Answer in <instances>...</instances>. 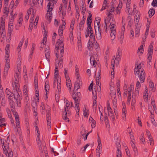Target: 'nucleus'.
Returning <instances> with one entry per match:
<instances>
[{"mask_svg": "<svg viewBox=\"0 0 157 157\" xmlns=\"http://www.w3.org/2000/svg\"><path fill=\"white\" fill-rule=\"evenodd\" d=\"M13 10H12L11 12L10 13V14L11 16V17L10 19V22H13V19L14 18V15H13Z\"/></svg>", "mask_w": 157, "mask_h": 157, "instance_id": "nucleus-49", "label": "nucleus"}, {"mask_svg": "<svg viewBox=\"0 0 157 157\" xmlns=\"http://www.w3.org/2000/svg\"><path fill=\"white\" fill-rule=\"evenodd\" d=\"M82 12L83 14H84L86 11V8L84 6V3L83 2H82Z\"/></svg>", "mask_w": 157, "mask_h": 157, "instance_id": "nucleus-51", "label": "nucleus"}, {"mask_svg": "<svg viewBox=\"0 0 157 157\" xmlns=\"http://www.w3.org/2000/svg\"><path fill=\"white\" fill-rule=\"evenodd\" d=\"M141 63L136 67L134 69V72L136 75H139V78L141 83L144 82L145 78V73L144 70L141 68Z\"/></svg>", "mask_w": 157, "mask_h": 157, "instance_id": "nucleus-3", "label": "nucleus"}, {"mask_svg": "<svg viewBox=\"0 0 157 157\" xmlns=\"http://www.w3.org/2000/svg\"><path fill=\"white\" fill-rule=\"evenodd\" d=\"M17 94V96H15V100L17 104V105L19 107H20L21 106V94L20 93V91H16Z\"/></svg>", "mask_w": 157, "mask_h": 157, "instance_id": "nucleus-7", "label": "nucleus"}, {"mask_svg": "<svg viewBox=\"0 0 157 157\" xmlns=\"http://www.w3.org/2000/svg\"><path fill=\"white\" fill-rule=\"evenodd\" d=\"M100 21V19H98V22H97V25L94 26L96 36L98 40H100L101 38V30L100 28V26H99Z\"/></svg>", "mask_w": 157, "mask_h": 157, "instance_id": "nucleus-6", "label": "nucleus"}, {"mask_svg": "<svg viewBox=\"0 0 157 157\" xmlns=\"http://www.w3.org/2000/svg\"><path fill=\"white\" fill-rule=\"evenodd\" d=\"M102 146H98L96 149V155L98 157L100 156V154L102 151Z\"/></svg>", "mask_w": 157, "mask_h": 157, "instance_id": "nucleus-18", "label": "nucleus"}, {"mask_svg": "<svg viewBox=\"0 0 157 157\" xmlns=\"http://www.w3.org/2000/svg\"><path fill=\"white\" fill-rule=\"evenodd\" d=\"M63 28L61 26L59 27L58 31L59 37L56 43V47H58L59 45H61V43L63 44Z\"/></svg>", "mask_w": 157, "mask_h": 157, "instance_id": "nucleus-5", "label": "nucleus"}, {"mask_svg": "<svg viewBox=\"0 0 157 157\" xmlns=\"http://www.w3.org/2000/svg\"><path fill=\"white\" fill-rule=\"evenodd\" d=\"M36 140L40 150H42L41 142L40 140V138H36Z\"/></svg>", "mask_w": 157, "mask_h": 157, "instance_id": "nucleus-33", "label": "nucleus"}, {"mask_svg": "<svg viewBox=\"0 0 157 157\" xmlns=\"http://www.w3.org/2000/svg\"><path fill=\"white\" fill-rule=\"evenodd\" d=\"M57 89L58 90L59 92L61 90V87H60V83L58 79L57 80Z\"/></svg>", "mask_w": 157, "mask_h": 157, "instance_id": "nucleus-58", "label": "nucleus"}, {"mask_svg": "<svg viewBox=\"0 0 157 157\" xmlns=\"http://www.w3.org/2000/svg\"><path fill=\"white\" fill-rule=\"evenodd\" d=\"M104 22L105 25H104L105 30L106 33H107V26L110 28V38L111 40H113L115 38V36L116 34V29L115 27L116 26V22L114 18L111 17L109 18H108L107 20L105 19Z\"/></svg>", "mask_w": 157, "mask_h": 157, "instance_id": "nucleus-1", "label": "nucleus"}, {"mask_svg": "<svg viewBox=\"0 0 157 157\" xmlns=\"http://www.w3.org/2000/svg\"><path fill=\"white\" fill-rule=\"evenodd\" d=\"M124 96H127V93H128V90L127 88V86H126L125 85V86H124Z\"/></svg>", "mask_w": 157, "mask_h": 157, "instance_id": "nucleus-42", "label": "nucleus"}, {"mask_svg": "<svg viewBox=\"0 0 157 157\" xmlns=\"http://www.w3.org/2000/svg\"><path fill=\"white\" fill-rule=\"evenodd\" d=\"M136 31H135V36L138 37L139 36V33L140 31V28L137 25H136Z\"/></svg>", "mask_w": 157, "mask_h": 157, "instance_id": "nucleus-29", "label": "nucleus"}, {"mask_svg": "<svg viewBox=\"0 0 157 157\" xmlns=\"http://www.w3.org/2000/svg\"><path fill=\"white\" fill-rule=\"evenodd\" d=\"M116 145H117V149L118 148L120 149L121 148V145L120 144V140L119 138H117Z\"/></svg>", "mask_w": 157, "mask_h": 157, "instance_id": "nucleus-44", "label": "nucleus"}, {"mask_svg": "<svg viewBox=\"0 0 157 157\" xmlns=\"http://www.w3.org/2000/svg\"><path fill=\"white\" fill-rule=\"evenodd\" d=\"M62 4H61L60 6L59 7V14H61L62 15V18L63 19L64 18V17L65 16L66 14V11H64V10H63V9H62Z\"/></svg>", "mask_w": 157, "mask_h": 157, "instance_id": "nucleus-17", "label": "nucleus"}, {"mask_svg": "<svg viewBox=\"0 0 157 157\" xmlns=\"http://www.w3.org/2000/svg\"><path fill=\"white\" fill-rule=\"evenodd\" d=\"M2 147L3 149V152L4 154H5L6 156H7V154H8L7 156L8 157H13V153L11 150H10L9 151L4 145H2Z\"/></svg>", "mask_w": 157, "mask_h": 157, "instance_id": "nucleus-9", "label": "nucleus"}, {"mask_svg": "<svg viewBox=\"0 0 157 157\" xmlns=\"http://www.w3.org/2000/svg\"><path fill=\"white\" fill-rule=\"evenodd\" d=\"M63 4H64V5L63 6H62V9H63V10H66L67 6V2H64L63 3Z\"/></svg>", "mask_w": 157, "mask_h": 157, "instance_id": "nucleus-59", "label": "nucleus"}, {"mask_svg": "<svg viewBox=\"0 0 157 157\" xmlns=\"http://www.w3.org/2000/svg\"><path fill=\"white\" fill-rule=\"evenodd\" d=\"M6 94L7 96H9V94H11V93H12L10 90L8 88L6 89Z\"/></svg>", "mask_w": 157, "mask_h": 157, "instance_id": "nucleus-62", "label": "nucleus"}, {"mask_svg": "<svg viewBox=\"0 0 157 157\" xmlns=\"http://www.w3.org/2000/svg\"><path fill=\"white\" fill-rule=\"evenodd\" d=\"M1 25H0V28L2 29V31L5 30V19L2 17L1 18Z\"/></svg>", "mask_w": 157, "mask_h": 157, "instance_id": "nucleus-23", "label": "nucleus"}, {"mask_svg": "<svg viewBox=\"0 0 157 157\" xmlns=\"http://www.w3.org/2000/svg\"><path fill=\"white\" fill-rule=\"evenodd\" d=\"M120 149L119 148L117 149V157H121V152Z\"/></svg>", "mask_w": 157, "mask_h": 157, "instance_id": "nucleus-48", "label": "nucleus"}, {"mask_svg": "<svg viewBox=\"0 0 157 157\" xmlns=\"http://www.w3.org/2000/svg\"><path fill=\"white\" fill-rule=\"evenodd\" d=\"M74 91H75L77 90L78 89L80 88L79 84L78 82H75L74 84Z\"/></svg>", "mask_w": 157, "mask_h": 157, "instance_id": "nucleus-41", "label": "nucleus"}, {"mask_svg": "<svg viewBox=\"0 0 157 157\" xmlns=\"http://www.w3.org/2000/svg\"><path fill=\"white\" fill-rule=\"evenodd\" d=\"M123 107L122 109V117L124 120H126V106L124 104L123 105Z\"/></svg>", "mask_w": 157, "mask_h": 157, "instance_id": "nucleus-13", "label": "nucleus"}, {"mask_svg": "<svg viewBox=\"0 0 157 157\" xmlns=\"http://www.w3.org/2000/svg\"><path fill=\"white\" fill-rule=\"evenodd\" d=\"M87 33L90 34V35L89 36L90 38L92 40H95V36L93 34V31L92 30V28L89 29L88 26L87 28Z\"/></svg>", "mask_w": 157, "mask_h": 157, "instance_id": "nucleus-12", "label": "nucleus"}, {"mask_svg": "<svg viewBox=\"0 0 157 157\" xmlns=\"http://www.w3.org/2000/svg\"><path fill=\"white\" fill-rule=\"evenodd\" d=\"M55 70L54 73V75H58V71L57 70L58 69V67L57 66V64H56V63H55Z\"/></svg>", "mask_w": 157, "mask_h": 157, "instance_id": "nucleus-54", "label": "nucleus"}, {"mask_svg": "<svg viewBox=\"0 0 157 157\" xmlns=\"http://www.w3.org/2000/svg\"><path fill=\"white\" fill-rule=\"evenodd\" d=\"M122 4L121 2H120L119 4L118 5V6L117 7V14L118 13L119 14L120 12V10H121V8L122 7Z\"/></svg>", "mask_w": 157, "mask_h": 157, "instance_id": "nucleus-31", "label": "nucleus"}, {"mask_svg": "<svg viewBox=\"0 0 157 157\" xmlns=\"http://www.w3.org/2000/svg\"><path fill=\"white\" fill-rule=\"evenodd\" d=\"M61 45H59L58 47H56V46L55 48V54L56 56L57 59L59 57V49H60V60L58 61V60L56 59L55 60V64L56 63V64H57L59 68H61L63 66V58L62 57L63 55V53L64 52V44L62 43L61 44Z\"/></svg>", "mask_w": 157, "mask_h": 157, "instance_id": "nucleus-2", "label": "nucleus"}, {"mask_svg": "<svg viewBox=\"0 0 157 157\" xmlns=\"http://www.w3.org/2000/svg\"><path fill=\"white\" fill-rule=\"evenodd\" d=\"M89 16H88L87 18V25H88V26L89 29H90V28H91V24L92 22V15L91 14L89 13Z\"/></svg>", "mask_w": 157, "mask_h": 157, "instance_id": "nucleus-15", "label": "nucleus"}, {"mask_svg": "<svg viewBox=\"0 0 157 157\" xmlns=\"http://www.w3.org/2000/svg\"><path fill=\"white\" fill-rule=\"evenodd\" d=\"M151 5L154 7H156L157 6V0H153L151 3Z\"/></svg>", "mask_w": 157, "mask_h": 157, "instance_id": "nucleus-55", "label": "nucleus"}, {"mask_svg": "<svg viewBox=\"0 0 157 157\" xmlns=\"http://www.w3.org/2000/svg\"><path fill=\"white\" fill-rule=\"evenodd\" d=\"M13 28L11 27L10 25H9L8 28V32L9 34H10V35H11V33H12V32L13 31Z\"/></svg>", "mask_w": 157, "mask_h": 157, "instance_id": "nucleus-61", "label": "nucleus"}, {"mask_svg": "<svg viewBox=\"0 0 157 157\" xmlns=\"http://www.w3.org/2000/svg\"><path fill=\"white\" fill-rule=\"evenodd\" d=\"M131 0H127V3L126 4V12L129 13V9H130V1Z\"/></svg>", "mask_w": 157, "mask_h": 157, "instance_id": "nucleus-27", "label": "nucleus"}, {"mask_svg": "<svg viewBox=\"0 0 157 157\" xmlns=\"http://www.w3.org/2000/svg\"><path fill=\"white\" fill-rule=\"evenodd\" d=\"M37 102L36 101H33L32 103V106L33 109H37Z\"/></svg>", "mask_w": 157, "mask_h": 157, "instance_id": "nucleus-40", "label": "nucleus"}, {"mask_svg": "<svg viewBox=\"0 0 157 157\" xmlns=\"http://www.w3.org/2000/svg\"><path fill=\"white\" fill-rule=\"evenodd\" d=\"M6 64L4 67V70L7 71L10 68V59L8 56L7 55L6 58H5Z\"/></svg>", "mask_w": 157, "mask_h": 157, "instance_id": "nucleus-11", "label": "nucleus"}, {"mask_svg": "<svg viewBox=\"0 0 157 157\" xmlns=\"http://www.w3.org/2000/svg\"><path fill=\"white\" fill-rule=\"evenodd\" d=\"M140 140L142 143H144L145 142V140L144 138V134L142 133L140 136Z\"/></svg>", "mask_w": 157, "mask_h": 157, "instance_id": "nucleus-53", "label": "nucleus"}, {"mask_svg": "<svg viewBox=\"0 0 157 157\" xmlns=\"http://www.w3.org/2000/svg\"><path fill=\"white\" fill-rule=\"evenodd\" d=\"M75 92L74 91V93L72 95V97L73 98L74 97L77 98L79 97V98H81V94L80 92H77L75 94H74Z\"/></svg>", "mask_w": 157, "mask_h": 157, "instance_id": "nucleus-39", "label": "nucleus"}, {"mask_svg": "<svg viewBox=\"0 0 157 157\" xmlns=\"http://www.w3.org/2000/svg\"><path fill=\"white\" fill-rule=\"evenodd\" d=\"M48 126L50 128L51 127V117H46Z\"/></svg>", "mask_w": 157, "mask_h": 157, "instance_id": "nucleus-32", "label": "nucleus"}, {"mask_svg": "<svg viewBox=\"0 0 157 157\" xmlns=\"http://www.w3.org/2000/svg\"><path fill=\"white\" fill-rule=\"evenodd\" d=\"M65 102H66L65 106L64 107V112L67 111L68 114L69 115H70V111L69 110V108L70 106L69 102L67 100H66Z\"/></svg>", "mask_w": 157, "mask_h": 157, "instance_id": "nucleus-14", "label": "nucleus"}, {"mask_svg": "<svg viewBox=\"0 0 157 157\" xmlns=\"http://www.w3.org/2000/svg\"><path fill=\"white\" fill-rule=\"evenodd\" d=\"M10 47V45L9 44H7L6 47L5 48V51L6 52V55L5 56V58H6L7 55L8 56V57L9 58V53L10 52L9 48Z\"/></svg>", "mask_w": 157, "mask_h": 157, "instance_id": "nucleus-20", "label": "nucleus"}, {"mask_svg": "<svg viewBox=\"0 0 157 157\" xmlns=\"http://www.w3.org/2000/svg\"><path fill=\"white\" fill-rule=\"evenodd\" d=\"M153 45L150 44L148 48V54H150V55H152V54L153 50Z\"/></svg>", "mask_w": 157, "mask_h": 157, "instance_id": "nucleus-28", "label": "nucleus"}, {"mask_svg": "<svg viewBox=\"0 0 157 157\" xmlns=\"http://www.w3.org/2000/svg\"><path fill=\"white\" fill-rule=\"evenodd\" d=\"M45 90L47 91V94L48 91L49 90V82L48 81H46L45 85Z\"/></svg>", "mask_w": 157, "mask_h": 157, "instance_id": "nucleus-34", "label": "nucleus"}, {"mask_svg": "<svg viewBox=\"0 0 157 157\" xmlns=\"http://www.w3.org/2000/svg\"><path fill=\"white\" fill-rule=\"evenodd\" d=\"M38 80L37 76L35 75L34 77V85L35 89H37L38 88Z\"/></svg>", "mask_w": 157, "mask_h": 157, "instance_id": "nucleus-25", "label": "nucleus"}, {"mask_svg": "<svg viewBox=\"0 0 157 157\" xmlns=\"http://www.w3.org/2000/svg\"><path fill=\"white\" fill-rule=\"evenodd\" d=\"M75 109L76 111V114L79 115V105H75Z\"/></svg>", "mask_w": 157, "mask_h": 157, "instance_id": "nucleus-46", "label": "nucleus"}, {"mask_svg": "<svg viewBox=\"0 0 157 157\" xmlns=\"http://www.w3.org/2000/svg\"><path fill=\"white\" fill-rule=\"evenodd\" d=\"M88 110L86 109V108H85V109H83V113L85 117H88Z\"/></svg>", "mask_w": 157, "mask_h": 157, "instance_id": "nucleus-57", "label": "nucleus"}, {"mask_svg": "<svg viewBox=\"0 0 157 157\" xmlns=\"http://www.w3.org/2000/svg\"><path fill=\"white\" fill-rule=\"evenodd\" d=\"M121 52L120 51H119V50H118L117 53L116 57L114 59L115 60H116L117 61V62H116V64H119V61L121 59Z\"/></svg>", "mask_w": 157, "mask_h": 157, "instance_id": "nucleus-16", "label": "nucleus"}, {"mask_svg": "<svg viewBox=\"0 0 157 157\" xmlns=\"http://www.w3.org/2000/svg\"><path fill=\"white\" fill-rule=\"evenodd\" d=\"M95 40H92L91 39H90L89 40V41L88 43L87 47L88 49L90 50H91L92 48V46L94 45H93V42H94V41Z\"/></svg>", "mask_w": 157, "mask_h": 157, "instance_id": "nucleus-19", "label": "nucleus"}, {"mask_svg": "<svg viewBox=\"0 0 157 157\" xmlns=\"http://www.w3.org/2000/svg\"><path fill=\"white\" fill-rule=\"evenodd\" d=\"M140 82L138 81L137 82L136 84V87L135 89V92L136 93H138V92L139 91V88L140 87Z\"/></svg>", "mask_w": 157, "mask_h": 157, "instance_id": "nucleus-35", "label": "nucleus"}, {"mask_svg": "<svg viewBox=\"0 0 157 157\" xmlns=\"http://www.w3.org/2000/svg\"><path fill=\"white\" fill-rule=\"evenodd\" d=\"M51 111V109L49 108L46 110V117H51V114L50 113Z\"/></svg>", "mask_w": 157, "mask_h": 157, "instance_id": "nucleus-52", "label": "nucleus"}, {"mask_svg": "<svg viewBox=\"0 0 157 157\" xmlns=\"http://www.w3.org/2000/svg\"><path fill=\"white\" fill-rule=\"evenodd\" d=\"M10 106L11 107V111H13V109L15 108V102L12 100H9Z\"/></svg>", "mask_w": 157, "mask_h": 157, "instance_id": "nucleus-22", "label": "nucleus"}, {"mask_svg": "<svg viewBox=\"0 0 157 157\" xmlns=\"http://www.w3.org/2000/svg\"><path fill=\"white\" fill-rule=\"evenodd\" d=\"M45 48V54L46 58V60L44 61L45 64L47 65H48L49 61L50 58V49L48 48Z\"/></svg>", "mask_w": 157, "mask_h": 157, "instance_id": "nucleus-8", "label": "nucleus"}, {"mask_svg": "<svg viewBox=\"0 0 157 157\" xmlns=\"http://www.w3.org/2000/svg\"><path fill=\"white\" fill-rule=\"evenodd\" d=\"M155 13V10L153 9H150L148 11L149 16L151 17Z\"/></svg>", "mask_w": 157, "mask_h": 157, "instance_id": "nucleus-30", "label": "nucleus"}, {"mask_svg": "<svg viewBox=\"0 0 157 157\" xmlns=\"http://www.w3.org/2000/svg\"><path fill=\"white\" fill-rule=\"evenodd\" d=\"M128 88L130 89V90H128V94L130 95V94H131L132 92L133 91V87L132 86H130Z\"/></svg>", "mask_w": 157, "mask_h": 157, "instance_id": "nucleus-60", "label": "nucleus"}, {"mask_svg": "<svg viewBox=\"0 0 157 157\" xmlns=\"http://www.w3.org/2000/svg\"><path fill=\"white\" fill-rule=\"evenodd\" d=\"M18 81H17L14 82V84H13V86L15 87L16 91H18L20 90L19 89V85L18 83Z\"/></svg>", "mask_w": 157, "mask_h": 157, "instance_id": "nucleus-26", "label": "nucleus"}, {"mask_svg": "<svg viewBox=\"0 0 157 157\" xmlns=\"http://www.w3.org/2000/svg\"><path fill=\"white\" fill-rule=\"evenodd\" d=\"M20 72H16V74L14 75L15 81H18L20 77Z\"/></svg>", "mask_w": 157, "mask_h": 157, "instance_id": "nucleus-38", "label": "nucleus"}, {"mask_svg": "<svg viewBox=\"0 0 157 157\" xmlns=\"http://www.w3.org/2000/svg\"><path fill=\"white\" fill-rule=\"evenodd\" d=\"M73 98L75 101V105H79L81 98H79V97H74Z\"/></svg>", "mask_w": 157, "mask_h": 157, "instance_id": "nucleus-37", "label": "nucleus"}, {"mask_svg": "<svg viewBox=\"0 0 157 157\" xmlns=\"http://www.w3.org/2000/svg\"><path fill=\"white\" fill-rule=\"evenodd\" d=\"M14 5V1L12 0L10 2V5H9V8H11V9L13 8V7Z\"/></svg>", "mask_w": 157, "mask_h": 157, "instance_id": "nucleus-64", "label": "nucleus"}, {"mask_svg": "<svg viewBox=\"0 0 157 157\" xmlns=\"http://www.w3.org/2000/svg\"><path fill=\"white\" fill-rule=\"evenodd\" d=\"M84 21H81L79 24V29L80 31L82 30L83 29L84 25H83L85 23Z\"/></svg>", "mask_w": 157, "mask_h": 157, "instance_id": "nucleus-36", "label": "nucleus"}, {"mask_svg": "<svg viewBox=\"0 0 157 157\" xmlns=\"http://www.w3.org/2000/svg\"><path fill=\"white\" fill-rule=\"evenodd\" d=\"M8 96V98L9 100H12L13 98L15 99V94L13 93H11V94H9Z\"/></svg>", "mask_w": 157, "mask_h": 157, "instance_id": "nucleus-50", "label": "nucleus"}, {"mask_svg": "<svg viewBox=\"0 0 157 157\" xmlns=\"http://www.w3.org/2000/svg\"><path fill=\"white\" fill-rule=\"evenodd\" d=\"M91 126L92 128H94L96 126V122L95 121H93L91 122Z\"/></svg>", "mask_w": 157, "mask_h": 157, "instance_id": "nucleus-63", "label": "nucleus"}, {"mask_svg": "<svg viewBox=\"0 0 157 157\" xmlns=\"http://www.w3.org/2000/svg\"><path fill=\"white\" fill-rule=\"evenodd\" d=\"M92 94L93 95V106H94L96 104L97 101H96L97 97V90L95 88L93 89L92 90Z\"/></svg>", "mask_w": 157, "mask_h": 157, "instance_id": "nucleus-10", "label": "nucleus"}, {"mask_svg": "<svg viewBox=\"0 0 157 157\" xmlns=\"http://www.w3.org/2000/svg\"><path fill=\"white\" fill-rule=\"evenodd\" d=\"M128 23V25L130 26L131 27L132 26V20L131 19V17L128 16L127 19V20H129Z\"/></svg>", "mask_w": 157, "mask_h": 157, "instance_id": "nucleus-43", "label": "nucleus"}, {"mask_svg": "<svg viewBox=\"0 0 157 157\" xmlns=\"http://www.w3.org/2000/svg\"><path fill=\"white\" fill-rule=\"evenodd\" d=\"M52 3L53 1H50L48 3L47 6V8L48 9L47 10L48 13L46 14V17L49 23L51 21V20L52 17V13L51 12L53 9V4H52Z\"/></svg>", "mask_w": 157, "mask_h": 157, "instance_id": "nucleus-4", "label": "nucleus"}, {"mask_svg": "<svg viewBox=\"0 0 157 157\" xmlns=\"http://www.w3.org/2000/svg\"><path fill=\"white\" fill-rule=\"evenodd\" d=\"M111 98L112 100L117 99L116 90H113L111 91L110 93Z\"/></svg>", "mask_w": 157, "mask_h": 157, "instance_id": "nucleus-21", "label": "nucleus"}, {"mask_svg": "<svg viewBox=\"0 0 157 157\" xmlns=\"http://www.w3.org/2000/svg\"><path fill=\"white\" fill-rule=\"evenodd\" d=\"M66 84L67 87L69 88V90H71V83L70 79H67L66 80Z\"/></svg>", "mask_w": 157, "mask_h": 157, "instance_id": "nucleus-24", "label": "nucleus"}, {"mask_svg": "<svg viewBox=\"0 0 157 157\" xmlns=\"http://www.w3.org/2000/svg\"><path fill=\"white\" fill-rule=\"evenodd\" d=\"M63 113H65V115L63 118L64 120H65L66 121H69V118L67 117V115L68 114V112L67 111L64 112V111L63 112Z\"/></svg>", "mask_w": 157, "mask_h": 157, "instance_id": "nucleus-45", "label": "nucleus"}, {"mask_svg": "<svg viewBox=\"0 0 157 157\" xmlns=\"http://www.w3.org/2000/svg\"><path fill=\"white\" fill-rule=\"evenodd\" d=\"M143 45H141L140 47L138 49V51L139 52H140V53H143V52L144 51V50L143 49Z\"/></svg>", "mask_w": 157, "mask_h": 157, "instance_id": "nucleus-56", "label": "nucleus"}, {"mask_svg": "<svg viewBox=\"0 0 157 157\" xmlns=\"http://www.w3.org/2000/svg\"><path fill=\"white\" fill-rule=\"evenodd\" d=\"M100 78L97 77L96 78V82L97 86H101V83L100 82Z\"/></svg>", "mask_w": 157, "mask_h": 157, "instance_id": "nucleus-47", "label": "nucleus"}]
</instances>
